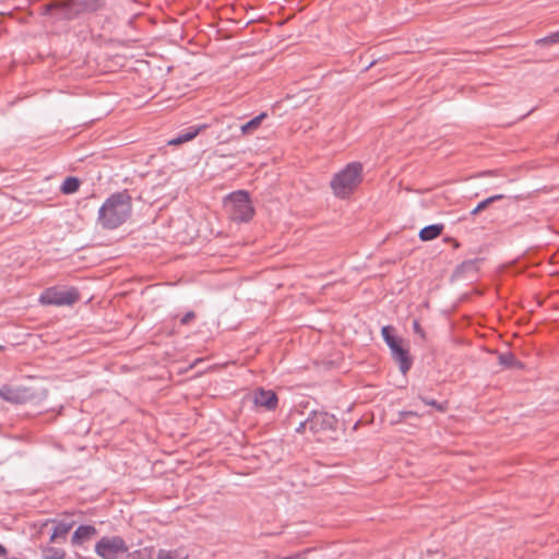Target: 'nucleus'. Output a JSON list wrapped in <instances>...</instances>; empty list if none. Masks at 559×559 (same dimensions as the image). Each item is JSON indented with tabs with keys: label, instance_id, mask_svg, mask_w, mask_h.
I'll use <instances>...</instances> for the list:
<instances>
[{
	"label": "nucleus",
	"instance_id": "obj_29",
	"mask_svg": "<svg viewBox=\"0 0 559 559\" xmlns=\"http://www.w3.org/2000/svg\"><path fill=\"white\" fill-rule=\"evenodd\" d=\"M3 347L0 345V349H2Z\"/></svg>",
	"mask_w": 559,
	"mask_h": 559
},
{
	"label": "nucleus",
	"instance_id": "obj_15",
	"mask_svg": "<svg viewBox=\"0 0 559 559\" xmlns=\"http://www.w3.org/2000/svg\"><path fill=\"white\" fill-rule=\"evenodd\" d=\"M442 230H443V226L440 224L429 225V226L424 227L419 231V238L423 241L433 240L441 235Z\"/></svg>",
	"mask_w": 559,
	"mask_h": 559
},
{
	"label": "nucleus",
	"instance_id": "obj_14",
	"mask_svg": "<svg viewBox=\"0 0 559 559\" xmlns=\"http://www.w3.org/2000/svg\"><path fill=\"white\" fill-rule=\"evenodd\" d=\"M189 552L185 548L159 549L156 559H188Z\"/></svg>",
	"mask_w": 559,
	"mask_h": 559
},
{
	"label": "nucleus",
	"instance_id": "obj_3",
	"mask_svg": "<svg viewBox=\"0 0 559 559\" xmlns=\"http://www.w3.org/2000/svg\"><path fill=\"white\" fill-rule=\"evenodd\" d=\"M229 216L236 222H248L254 214V209L246 191L230 193L224 203Z\"/></svg>",
	"mask_w": 559,
	"mask_h": 559
},
{
	"label": "nucleus",
	"instance_id": "obj_16",
	"mask_svg": "<svg viewBox=\"0 0 559 559\" xmlns=\"http://www.w3.org/2000/svg\"><path fill=\"white\" fill-rule=\"evenodd\" d=\"M44 559H64L66 551L62 548L47 546L43 548Z\"/></svg>",
	"mask_w": 559,
	"mask_h": 559
},
{
	"label": "nucleus",
	"instance_id": "obj_10",
	"mask_svg": "<svg viewBox=\"0 0 559 559\" xmlns=\"http://www.w3.org/2000/svg\"><path fill=\"white\" fill-rule=\"evenodd\" d=\"M97 535V530L93 525H80L73 533L71 537V543L73 546L79 547L91 540L93 537Z\"/></svg>",
	"mask_w": 559,
	"mask_h": 559
},
{
	"label": "nucleus",
	"instance_id": "obj_28",
	"mask_svg": "<svg viewBox=\"0 0 559 559\" xmlns=\"http://www.w3.org/2000/svg\"><path fill=\"white\" fill-rule=\"evenodd\" d=\"M7 555V549L0 544V558Z\"/></svg>",
	"mask_w": 559,
	"mask_h": 559
},
{
	"label": "nucleus",
	"instance_id": "obj_19",
	"mask_svg": "<svg viewBox=\"0 0 559 559\" xmlns=\"http://www.w3.org/2000/svg\"><path fill=\"white\" fill-rule=\"evenodd\" d=\"M152 549L151 548H142L136 549L134 551H129L124 554L123 559H152Z\"/></svg>",
	"mask_w": 559,
	"mask_h": 559
},
{
	"label": "nucleus",
	"instance_id": "obj_12",
	"mask_svg": "<svg viewBox=\"0 0 559 559\" xmlns=\"http://www.w3.org/2000/svg\"><path fill=\"white\" fill-rule=\"evenodd\" d=\"M204 128H205V126L189 127L188 129L181 131L177 136H175L171 140H169L168 144L169 145H179V144H182L185 142L191 141Z\"/></svg>",
	"mask_w": 559,
	"mask_h": 559
},
{
	"label": "nucleus",
	"instance_id": "obj_9",
	"mask_svg": "<svg viewBox=\"0 0 559 559\" xmlns=\"http://www.w3.org/2000/svg\"><path fill=\"white\" fill-rule=\"evenodd\" d=\"M253 401L257 406L273 411L277 406V395L272 390L258 389L254 392Z\"/></svg>",
	"mask_w": 559,
	"mask_h": 559
},
{
	"label": "nucleus",
	"instance_id": "obj_8",
	"mask_svg": "<svg viewBox=\"0 0 559 559\" xmlns=\"http://www.w3.org/2000/svg\"><path fill=\"white\" fill-rule=\"evenodd\" d=\"M0 397L13 404H23L27 402L32 395L24 388L3 385L0 388Z\"/></svg>",
	"mask_w": 559,
	"mask_h": 559
},
{
	"label": "nucleus",
	"instance_id": "obj_13",
	"mask_svg": "<svg viewBox=\"0 0 559 559\" xmlns=\"http://www.w3.org/2000/svg\"><path fill=\"white\" fill-rule=\"evenodd\" d=\"M267 117L266 112H261L260 115L255 116L245 124L240 127V132L242 135H250L253 134L262 124L263 120Z\"/></svg>",
	"mask_w": 559,
	"mask_h": 559
},
{
	"label": "nucleus",
	"instance_id": "obj_21",
	"mask_svg": "<svg viewBox=\"0 0 559 559\" xmlns=\"http://www.w3.org/2000/svg\"><path fill=\"white\" fill-rule=\"evenodd\" d=\"M536 44L540 46L559 44V31L551 33L546 37L537 39Z\"/></svg>",
	"mask_w": 559,
	"mask_h": 559
},
{
	"label": "nucleus",
	"instance_id": "obj_23",
	"mask_svg": "<svg viewBox=\"0 0 559 559\" xmlns=\"http://www.w3.org/2000/svg\"><path fill=\"white\" fill-rule=\"evenodd\" d=\"M307 430H309V424H307V418L301 421L298 427L296 428V432L298 433H305Z\"/></svg>",
	"mask_w": 559,
	"mask_h": 559
},
{
	"label": "nucleus",
	"instance_id": "obj_11",
	"mask_svg": "<svg viewBox=\"0 0 559 559\" xmlns=\"http://www.w3.org/2000/svg\"><path fill=\"white\" fill-rule=\"evenodd\" d=\"M55 523L53 532L50 536V542L56 543L60 539L64 540L67 538L68 533L73 528L75 522L73 520H61L56 521L51 520Z\"/></svg>",
	"mask_w": 559,
	"mask_h": 559
},
{
	"label": "nucleus",
	"instance_id": "obj_2",
	"mask_svg": "<svg viewBox=\"0 0 559 559\" xmlns=\"http://www.w3.org/2000/svg\"><path fill=\"white\" fill-rule=\"evenodd\" d=\"M362 180V165L357 162L347 164L342 170L336 173L330 187L335 197L340 199L348 198Z\"/></svg>",
	"mask_w": 559,
	"mask_h": 559
},
{
	"label": "nucleus",
	"instance_id": "obj_22",
	"mask_svg": "<svg viewBox=\"0 0 559 559\" xmlns=\"http://www.w3.org/2000/svg\"><path fill=\"white\" fill-rule=\"evenodd\" d=\"M195 318V314L193 311H189L187 312L181 319H180V322L182 324H188L190 323L193 319Z\"/></svg>",
	"mask_w": 559,
	"mask_h": 559
},
{
	"label": "nucleus",
	"instance_id": "obj_1",
	"mask_svg": "<svg viewBox=\"0 0 559 559\" xmlns=\"http://www.w3.org/2000/svg\"><path fill=\"white\" fill-rule=\"evenodd\" d=\"M131 197L127 192L111 194L98 211V222L107 229L123 224L131 214Z\"/></svg>",
	"mask_w": 559,
	"mask_h": 559
},
{
	"label": "nucleus",
	"instance_id": "obj_27",
	"mask_svg": "<svg viewBox=\"0 0 559 559\" xmlns=\"http://www.w3.org/2000/svg\"><path fill=\"white\" fill-rule=\"evenodd\" d=\"M414 331L423 335L421 328L417 321H414Z\"/></svg>",
	"mask_w": 559,
	"mask_h": 559
},
{
	"label": "nucleus",
	"instance_id": "obj_20",
	"mask_svg": "<svg viewBox=\"0 0 559 559\" xmlns=\"http://www.w3.org/2000/svg\"><path fill=\"white\" fill-rule=\"evenodd\" d=\"M499 362H500V365H502L504 367H509V368L516 367L520 365V362L516 360L514 355L511 353L500 354Z\"/></svg>",
	"mask_w": 559,
	"mask_h": 559
},
{
	"label": "nucleus",
	"instance_id": "obj_18",
	"mask_svg": "<svg viewBox=\"0 0 559 559\" xmlns=\"http://www.w3.org/2000/svg\"><path fill=\"white\" fill-rule=\"evenodd\" d=\"M79 188H80L79 179L75 177H68L61 186V191L66 194H71V193L76 192L79 190Z\"/></svg>",
	"mask_w": 559,
	"mask_h": 559
},
{
	"label": "nucleus",
	"instance_id": "obj_4",
	"mask_svg": "<svg viewBox=\"0 0 559 559\" xmlns=\"http://www.w3.org/2000/svg\"><path fill=\"white\" fill-rule=\"evenodd\" d=\"M94 551L102 559H123L128 545L121 536H103L95 544Z\"/></svg>",
	"mask_w": 559,
	"mask_h": 559
},
{
	"label": "nucleus",
	"instance_id": "obj_26",
	"mask_svg": "<svg viewBox=\"0 0 559 559\" xmlns=\"http://www.w3.org/2000/svg\"><path fill=\"white\" fill-rule=\"evenodd\" d=\"M281 559H305V555L304 554H295L293 556H287V557H284Z\"/></svg>",
	"mask_w": 559,
	"mask_h": 559
},
{
	"label": "nucleus",
	"instance_id": "obj_24",
	"mask_svg": "<svg viewBox=\"0 0 559 559\" xmlns=\"http://www.w3.org/2000/svg\"><path fill=\"white\" fill-rule=\"evenodd\" d=\"M417 416V413L408 411V412H402L400 413L401 419H407L408 417Z\"/></svg>",
	"mask_w": 559,
	"mask_h": 559
},
{
	"label": "nucleus",
	"instance_id": "obj_25",
	"mask_svg": "<svg viewBox=\"0 0 559 559\" xmlns=\"http://www.w3.org/2000/svg\"><path fill=\"white\" fill-rule=\"evenodd\" d=\"M423 402L426 405L435 406V407H437L439 409H442V407L440 405H438V403L435 400L423 399Z\"/></svg>",
	"mask_w": 559,
	"mask_h": 559
},
{
	"label": "nucleus",
	"instance_id": "obj_7",
	"mask_svg": "<svg viewBox=\"0 0 559 559\" xmlns=\"http://www.w3.org/2000/svg\"><path fill=\"white\" fill-rule=\"evenodd\" d=\"M337 423V419L322 411H312L309 416L307 417V424H309V431L312 435H317L319 432L333 430L335 428V425Z\"/></svg>",
	"mask_w": 559,
	"mask_h": 559
},
{
	"label": "nucleus",
	"instance_id": "obj_5",
	"mask_svg": "<svg viewBox=\"0 0 559 559\" xmlns=\"http://www.w3.org/2000/svg\"><path fill=\"white\" fill-rule=\"evenodd\" d=\"M392 328L386 325L381 330V334L391 349L392 357L399 364L400 370L405 374L412 367V359L408 350L403 347V341L392 334Z\"/></svg>",
	"mask_w": 559,
	"mask_h": 559
},
{
	"label": "nucleus",
	"instance_id": "obj_6",
	"mask_svg": "<svg viewBox=\"0 0 559 559\" xmlns=\"http://www.w3.org/2000/svg\"><path fill=\"white\" fill-rule=\"evenodd\" d=\"M80 294L79 292L71 287H49L45 289L40 297L39 301L43 305H52V306H71L79 301Z\"/></svg>",
	"mask_w": 559,
	"mask_h": 559
},
{
	"label": "nucleus",
	"instance_id": "obj_17",
	"mask_svg": "<svg viewBox=\"0 0 559 559\" xmlns=\"http://www.w3.org/2000/svg\"><path fill=\"white\" fill-rule=\"evenodd\" d=\"M503 198H504L503 194H496V195H492V197H489V198L483 200L481 202H479L477 204V206L475 209H473L471 211V215H473V216L477 215L481 211L486 210L490 204H492L496 201L502 200Z\"/></svg>",
	"mask_w": 559,
	"mask_h": 559
}]
</instances>
